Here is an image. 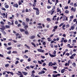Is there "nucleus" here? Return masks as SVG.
I'll list each match as a JSON object with an SVG mask.
<instances>
[{"instance_id":"obj_1","label":"nucleus","mask_w":77,"mask_h":77,"mask_svg":"<svg viewBox=\"0 0 77 77\" xmlns=\"http://www.w3.org/2000/svg\"><path fill=\"white\" fill-rule=\"evenodd\" d=\"M22 25L23 26H24L23 27L24 28L25 30H26V31H24V33L25 35H29V32H28V30L27 29L29 27V26L28 25H26V23H25L24 22H22Z\"/></svg>"},{"instance_id":"obj_2","label":"nucleus","mask_w":77,"mask_h":77,"mask_svg":"<svg viewBox=\"0 0 77 77\" xmlns=\"http://www.w3.org/2000/svg\"><path fill=\"white\" fill-rule=\"evenodd\" d=\"M33 9L34 10H36V15H39V9L36 8H33Z\"/></svg>"},{"instance_id":"obj_3","label":"nucleus","mask_w":77,"mask_h":77,"mask_svg":"<svg viewBox=\"0 0 77 77\" xmlns=\"http://www.w3.org/2000/svg\"><path fill=\"white\" fill-rule=\"evenodd\" d=\"M11 23L10 22H9L8 23V24L9 25V26H11V25H12L14 26V20H11Z\"/></svg>"},{"instance_id":"obj_4","label":"nucleus","mask_w":77,"mask_h":77,"mask_svg":"<svg viewBox=\"0 0 77 77\" xmlns=\"http://www.w3.org/2000/svg\"><path fill=\"white\" fill-rule=\"evenodd\" d=\"M54 12H55V10H51V11H49L48 12L51 15H52L54 14Z\"/></svg>"},{"instance_id":"obj_5","label":"nucleus","mask_w":77,"mask_h":77,"mask_svg":"<svg viewBox=\"0 0 77 77\" xmlns=\"http://www.w3.org/2000/svg\"><path fill=\"white\" fill-rule=\"evenodd\" d=\"M58 26H55L54 27V29L52 30V32H56V29H57Z\"/></svg>"},{"instance_id":"obj_6","label":"nucleus","mask_w":77,"mask_h":77,"mask_svg":"<svg viewBox=\"0 0 77 77\" xmlns=\"http://www.w3.org/2000/svg\"><path fill=\"white\" fill-rule=\"evenodd\" d=\"M60 74H53L52 75V77H57V76H60Z\"/></svg>"},{"instance_id":"obj_7","label":"nucleus","mask_w":77,"mask_h":77,"mask_svg":"<svg viewBox=\"0 0 77 77\" xmlns=\"http://www.w3.org/2000/svg\"><path fill=\"white\" fill-rule=\"evenodd\" d=\"M76 55V54H72L71 57H70V59H74V57Z\"/></svg>"},{"instance_id":"obj_8","label":"nucleus","mask_w":77,"mask_h":77,"mask_svg":"<svg viewBox=\"0 0 77 77\" xmlns=\"http://www.w3.org/2000/svg\"><path fill=\"white\" fill-rule=\"evenodd\" d=\"M37 51L39 52H42V53H44V51L41 49H37Z\"/></svg>"},{"instance_id":"obj_9","label":"nucleus","mask_w":77,"mask_h":77,"mask_svg":"<svg viewBox=\"0 0 77 77\" xmlns=\"http://www.w3.org/2000/svg\"><path fill=\"white\" fill-rule=\"evenodd\" d=\"M75 26H76L75 24H74L73 26H72L71 27V30H74V27H75Z\"/></svg>"},{"instance_id":"obj_10","label":"nucleus","mask_w":77,"mask_h":77,"mask_svg":"<svg viewBox=\"0 0 77 77\" xmlns=\"http://www.w3.org/2000/svg\"><path fill=\"white\" fill-rule=\"evenodd\" d=\"M49 55L50 57H56V54L55 55H52L50 54V53H49Z\"/></svg>"},{"instance_id":"obj_11","label":"nucleus","mask_w":77,"mask_h":77,"mask_svg":"<svg viewBox=\"0 0 77 77\" xmlns=\"http://www.w3.org/2000/svg\"><path fill=\"white\" fill-rule=\"evenodd\" d=\"M13 7H14V8L15 7L16 8H18V5L17 4H14L13 5Z\"/></svg>"},{"instance_id":"obj_12","label":"nucleus","mask_w":77,"mask_h":77,"mask_svg":"<svg viewBox=\"0 0 77 77\" xmlns=\"http://www.w3.org/2000/svg\"><path fill=\"white\" fill-rule=\"evenodd\" d=\"M35 38V36L33 35V36H31V37H29V39H33Z\"/></svg>"},{"instance_id":"obj_13","label":"nucleus","mask_w":77,"mask_h":77,"mask_svg":"<svg viewBox=\"0 0 77 77\" xmlns=\"http://www.w3.org/2000/svg\"><path fill=\"white\" fill-rule=\"evenodd\" d=\"M22 72L25 75H27V74H28V73L26 72Z\"/></svg>"},{"instance_id":"obj_14","label":"nucleus","mask_w":77,"mask_h":77,"mask_svg":"<svg viewBox=\"0 0 77 77\" xmlns=\"http://www.w3.org/2000/svg\"><path fill=\"white\" fill-rule=\"evenodd\" d=\"M20 30L21 32H25V30L23 29H20Z\"/></svg>"},{"instance_id":"obj_15","label":"nucleus","mask_w":77,"mask_h":77,"mask_svg":"<svg viewBox=\"0 0 77 77\" xmlns=\"http://www.w3.org/2000/svg\"><path fill=\"white\" fill-rule=\"evenodd\" d=\"M52 64H53L52 62H50L49 63L48 66H52Z\"/></svg>"},{"instance_id":"obj_16","label":"nucleus","mask_w":77,"mask_h":77,"mask_svg":"<svg viewBox=\"0 0 77 77\" xmlns=\"http://www.w3.org/2000/svg\"><path fill=\"white\" fill-rule=\"evenodd\" d=\"M18 72L19 73H20V74L18 73H17L16 74H17L18 75H21V74H22V73H21V72H20V71H18Z\"/></svg>"},{"instance_id":"obj_17","label":"nucleus","mask_w":77,"mask_h":77,"mask_svg":"<svg viewBox=\"0 0 77 77\" xmlns=\"http://www.w3.org/2000/svg\"><path fill=\"white\" fill-rule=\"evenodd\" d=\"M72 65L73 67H76V64H75V63H73L72 64Z\"/></svg>"},{"instance_id":"obj_18","label":"nucleus","mask_w":77,"mask_h":77,"mask_svg":"<svg viewBox=\"0 0 77 77\" xmlns=\"http://www.w3.org/2000/svg\"><path fill=\"white\" fill-rule=\"evenodd\" d=\"M73 22H76V23L75 24H76V25H77V19H75L73 20Z\"/></svg>"},{"instance_id":"obj_19","label":"nucleus","mask_w":77,"mask_h":77,"mask_svg":"<svg viewBox=\"0 0 77 77\" xmlns=\"http://www.w3.org/2000/svg\"><path fill=\"white\" fill-rule=\"evenodd\" d=\"M65 69H63L61 70V72L62 73H64L65 72Z\"/></svg>"},{"instance_id":"obj_20","label":"nucleus","mask_w":77,"mask_h":77,"mask_svg":"<svg viewBox=\"0 0 77 77\" xmlns=\"http://www.w3.org/2000/svg\"><path fill=\"white\" fill-rule=\"evenodd\" d=\"M51 38H47V39H48V41L50 42V41H52V40Z\"/></svg>"},{"instance_id":"obj_21","label":"nucleus","mask_w":77,"mask_h":77,"mask_svg":"<svg viewBox=\"0 0 77 77\" xmlns=\"http://www.w3.org/2000/svg\"><path fill=\"white\" fill-rule=\"evenodd\" d=\"M11 49H12L11 47H8L7 48V50H11Z\"/></svg>"},{"instance_id":"obj_22","label":"nucleus","mask_w":77,"mask_h":77,"mask_svg":"<svg viewBox=\"0 0 77 77\" xmlns=\"http://www.w3.org/2000/svg\"><path fill=\"white\" fill-rule=\"evenodd\" d=\"M5 27L7 29H9V28H10V26L6 25L5 26Z\"/></svg>"},{"instance_id":"obj_23","label":"nucleus","mask_w":77,"mask_h":77,"mask_svg":"<svg viewBox=\"0 0 77 77\" xmlns=\"http://www.w3.org/2000/svg\"><path fill=\"white\" fill-rule=\"evenodd\" d=\"M65 24H64V25H63L62 27V28H63V30H65Z\"/></svg>"},{"instance_id":"obj_24","label":"nucleus","mask_w":77,"mask_h":77,"mask_svg":"<svg viewBox=\"0 0 77 77\" xmlns=\"http://www.w3.org/2000/svg\"><path fill=\"white\" fill-rule=\"evenodd\" d=\"M73 11L74 12H75V9H74V8L72 7V8L71 9V11H73Z\"/></svg>"},{"instance_id":"obj_25","label":"nucleus","mask_w":77,"mask_h":77,"mask_svg":"<svg viewBox=\"0 0 77 77\" xmlns=\"http://www.w3.org/2000/svg\"><path fill=\"white\" fill-rule=\"evenodd\" d=\"M57 12H60V9H59V8H57Z\"/></svg>"},{"instance_id":"obj_26","label":"nucleus","mask_w":77,"mask_h":77,"mask_svg":"<svg viewBox=\"0 0 77 77\" xmlns=\"http://www.w3.org/2000/svg\"><path fill=\"white\" fill-rule=\"evenodd\" d=\"M31 44H32V45H33L34 47H36V45H35L34 43L32 42Z\"/></svg>"},{"instance_id":"obj_27","label":"nucleus","mask_w":77,"mask_h":77,"mask_svg":"<svg viewBox=\"0 0 77 77\" xmlns=\"http://www.w3.org/2000/svg\"><path fill=\"white\" fill-rule=\"evenodd\" d=\"M31 44H32V45H33L34 47H36V45H35L34 43L32 42Z\"/></svg>"},{"instance_id":"obj_28","label":"nucleus","mask_w":77,"mask_h":77,"mask_svg":"<svg viewBox=\"0 0 77 77\" xmlns=\"http://www.w3.org/2000/svg\"><path fill=\"white\" fill-rule=\"evenodd\" d=\"M37 28L38 29H42V26H38Z\"/></svg>"},{"instance_id":"obj_29","label":"nucleus","mask_w":77,"mask_h":77,"mask_svg":"<svg viewBox=\"0 0 77 77\" xmlns=\"http://www.w3.org/2000/svg\"><path fill=\"white\" fill-rule=\"evenodd\" d=\"M32 6H33V8H35V7L36 6V3L34 2L33 5H32Z\"/></svg>"},{"instance_id":"obj_30","label":"nucleus","mask_w":77,"mask_h":77,"mask_svg":"<svg viewBox=\"0 0 77 77\" xmlns=\"http://www.w3.org/2000/svg\"><path fill=\"white\" fill-rule=\"evenodd\" d=\"M46 20L47 21H49V22H50V21H51V20L50 18H47Z\"/></svg>"},{"instance_id":"obj_31","label":"nucleus","mask_w":77,"mask_h":77,"mask_svg":"<svg viewBox=\"0 0 77 77\" xmlns=\"http://www.w3.org/2000/svg\"><path fill=\"white\" fill-rule=\"evenodd\" d=\"M28 5L30 6V7H31V6H32V5L31 3H29L28 4Z\"/></svg>"},{"instance_id":"obj_32","label":"nucleus","mask_w":77,"mask_h":77,"mask_svg":"<svg viewBox=\"0 0 77 77\" xmlns=\"http://www.w3.org/2000/svg\"><path fill=\"white\" fill-rule=\"evenodd\" d=\"M12 53H13L14 54H17V51H13L12 52Z\"/></svg>"},{"instance_id":"obj_33","label":"nucleus","mask_w":77,"mask_h":77,"mask_svg":"<svg viewBox=\"0 0 77 77\" xmlns=\"http://www.w3.org/2000/svg\"><path fill=\"white\" fill-rule=\"evenodd\" d=\"M18 3L19 4V5L20 6V5H22V3H21V2H20V1H19L18 2Z\"/></svg>"},{"instance_id":"obj_34","label":"nucleus","mask_w":77,"mask_h":77,"mask_svg":"<svg viewBox=\"0 0 77 77\" xmlns=\"http://www.w3.org/2000/svg\"><path fill=\"white\" fill-rule=\"evenodd\" d=\"M56 8V6H54L53 7V8L52 9V10L55 11V8Z\"/></svg>"},{"instance_id":"obj_35","label":"nucleus","mask_w":77,"mask_h":77,"mask_svg":"<svg viewBox=\"0 0 77 77\" xmlns=\"http://www.w3.org/2000/svg\"><path fill=\"white\" fill-rule=\"evenodd\" d=\"M57 63L56 62L54 63H52V65H54V66H56V65Z\"/></svg>"},{"instance_id":"obj_36","label":"nucleus","mask_w":77,"mask_h":77,"mask_svg":"<svg viewBox=\"0 0 77 77\" xmlns=\"http://www.w3.org/2000/svg\"><path fill=\"white\" fill-rule=\"evenodd\" d=\"M26 22H29V21H30V20H29V19L28 18H26Z\"/></svg>"},{"instance_id":"obj_37","label":"nucleus","mask_w":77,"mask_h":77,"mask_svg":"<svg viewBox=\"0 0 77 77\" xmlns=\"http://www.w3.org/2000/svg\"><path fill=\"white\" fill-rule=\"evenodd\" d=\"M64 24V23H62L60 25H59V27H61L62 26H63Z\"/></svg>"},{"instance_id":"obj_38","label":"nucleus","mask_w":77,"mask_h":77,"mask_svg":"<svg viewBox=\"0 0 77 77\" xmlns=\"http://www.w3.org/2000/svg\"><path fill=\"white\" fill-rule=\"evenodd\" d=\"M53 69L54 70H56V69H57V66H54L53 67Z\"/></svg>"},{"instance_id":"obj_39","label":"nucleus","mask_w":77,"mask_h":77,"mask_svg":"<svg viewBox=\"0 0 77 77\" xmlns=\"http://www.w3.org/2000/svg\"><path fill=\"white\" fill-rule=\"evenodd\" d=\"M18 63H19V61H18V60L16 61L15 62V65H17V64H18Z\"/></svg>"},{"instance_id":"obj_40","label":"nucleus","mask_w":77,"mask_h":77,"mask_svg":"<svg viewBox=\"0 0 77 77\" xmlns=\"http://www.w3.org/2000/svg\"><path fill=\"white\" fill-rule=\"evenodd\" d=\"M5 8L6 9H8V8H9V5H6L5 6Z\"/></svg>"},{"instance_id":"obj_41","label":"nucleus","mask_w":77,"mask_h":77,"mask_svg":"<svg viewBox=\"0 0 77 77\" xmlns=\"http://www.w3.org/2000/svg\"><path fill=\"white\" fill-rule=\"evenodd\" d=\"M35 66H30V68H32V69H33V68H34V67H35Z\"/></svg>"},{"instance_id":"obj_42","label":"nucleus","mask_w":77,"mask_h":77,"mask_svg":"<svg viewBox=\"0 0 77 77\" xmlns=\"http://www.w3.org/2000/svg\"><path fill=\"white\" fill-rule=\"evenodd\" d=\"M2 10H3V11H6V9H5V8H3V7H2L1 8Z\"/></svg>"},{"instance_id":"obj_43","label":"nucleus","mask_w":77,"mask_h":77,"mask_svg":"<svg viewBox=\"0 0 77 77\" xmlns=\"http://www.w3.org/2000/svg\"><path fill=\"white\" fill-rule=\"evenodd\" d=\"M48 3L50 4V5H52V2H50V0H48Z\"/></svg>"},{"instance_id":"obj_44","label":"nucleus","mask_w":77,"mask_h":77,"mask_svg":"<svg viewBox=\"0 0 77 77\" xmlns=\"http://www.w3.org/2000/svg\"><path fill=\"white\" fill-rule=\"evenodd\" d=\"M2 33L3 34H4V35H6V33L5 32V31H4V30H2Z\"/></svg>"},{"instance_id":"obj_45","label":"nucleus","mask_w":77,"mask_h":77,"mask_svg":"<svg viewBox=\"0 0 77 77\" xmlns=\"http://www.w3.org/2000/svg\"><path fill=\"white\" fill-rule=\"evenodd\" d=\"M69 18L70 19H72V18H74V16H71L69 17Z\"/></svg>"},{"instance_id":"obj_46","label":"nucleus","mask_w":77,"mask_h":77,"mask_svg":"<svg viewBox=\"0 0 77 77\" xmlns=\"http://www.w3.org/2000/svg\"><path fill=\"white\" fill-rule=\"evenodd\" d=\"M9 65L8 64H7L5 65V67H6V68H7V67H8V66H9Z\"/></svg>"},{"instance_id":"obj_47","label":"nucleus","mask_w":77,"mask_h":77,"mask_svg":"<svg viewBox=\"0 0 77 77\" xmlns=\"http://www.w3.org/2000/svg\"><path fill=\"white\" fill-rule=\"evenodd\" d=\"M73 43H76V40H73L72 41Z\"/></svg>"},{"instance_id":"obj_48","label":"nucleus","mask_w":77,"mask_h":77,"mask_svg":"<svg viewBox=\"0 0 77 77\" xmlns=\"http://www.w3.org/2000/svg\"><path fill=\"white\" fill-rule=\"evenodd\" d=\"M46 42H43L42 44L43 45H46Z\"/></svg>"},{"instance_id":"obj_49","label":"nucleus","mask_w":77,"mask_h":77,"mask_svg":"<svg viewBox=\"0 0 77 77\" xmlns=\"http://www.w3.org/2000/svg\"><path fill=\"white\" fill-rule=\"evenodd\" d=\"M7 53L8 54H10L11 53V51H9V52H7Z\"/></svg>"},{"instance_id":"obj_50","label":"nucleus","mask_w":77,"mask_h":77,"mask_svg":"<svg viewBox=\"0 0 77 77\" xmlns=\"http://www.w3.org/2000/svg\"><path fill=\"white\" fill-rule=\"evenodd\" d=\"M69 54H70L71 55H72V51L71 50Z\"/></svg>"},{"instance_id":"obj_51","label":"nucleus","mask_w":77,"mask_h":77,"mask_svg":"<svg viewBox=\"0 0 77 77\" xmlns=\"http://www.w3.org/2000/svg\"><path fill=\"white\" fill-rule=\"evenodd\" d=\"M53 54H54V55L55 54H56V51H54L53 53Z\"/></svg>"},{"instance_id":"obj_52","label":"nucleus","mask_w":77,"mask_h":77,"mask_svg":"<svg viewBox=\"0 0 77 77\" xmlns=\"http://www.w3.org/2000/svg\"><path fill=\"white\" fill-rule=\"evenodd\" d=\"M68 41L66 39H65L64 40L63 42H65V43H66V42H67Z\"/></svg>"},{"instance_id":"obj_53","label":"nucleus","mask_w":77,"mask_h":77,"mask_svg":"<svg viewBox=\"0 0 77 77\" xmlns=\"http://www.w3.org/2000/svg\"><path fill=\"white\" fill-rule=\"evenodd\" d=\"M42 74H44L45 73V71L44 70H42L41 71Z\"/></svg>"},{"instance_id":"obj_54","label":"nucleus","mask_w":77,"mask_h":77,"mask_svg":"<svg viewBox=\"0 0 77 77\" xmlns=\"http://www.w3.org/2000/svg\"><path fill=\"white\" fill-rule=\"evenodd\" d=\"M23 56L25 58H28V56L26 55H24Z\"/></svg>"},{"instance_id":"obj_55","label":"nucleus","mask_w":77,"mask_h":77,"mask_svg":"<svg viewBox=\"0 0 77 77\" xmlns=\"http://www.w3.org/2000/svg\"><path fill=\"white\" fill-rule=\"evenodd\" d=\"M51 7L50 6H47V8L48 9H50V8H51Z\"/></svg>"},{"instance_id":"obj_56","label":"nucleus","mask_w":77,"mask_h":77,"mask_svg":"<svg viewBox=\"0 0 77 77\" xmlns=\"http://www.w3.org/2000/svg\"><path fill=\"white\" fill-rule=\"evenodd\" d=\"M17 26L18 27H21V24L20 23L18 24Z\"/></svg>"},{"instance_id":"obj_57","label":"nucleus","mask_w":77,"mask_h":77,"mask_svg":"<svg viewBox=\"0 0 77 77\" xmlns=\"http://www.w3.org/2000/svg\"><path fill=\"white\" fill-rule=\"evenodd\" d=\"M69 27V24H67L66 26V28Z\"/></svg>"},{"instance_id":"obj_58","label":"nucleus","mask_w":77,"mask_h":77,"mask_svg":"<svg viewBox=\"0 0 77 77\" xmlns=\"http://www.w3.org/2000/svg\"><path fill=\"white\" fill-rule=\"evenodd\" d=\"M73 6H74V7H76L77 6V4H76V3H75L74 4Z\"/></svg>"},{"instance_id":"obj_59","label":"nucleus","mask_w":77,"mask_h":77,"mask_svg":"<svg viewBox=\"0 0 77 77\" xmlns=\"http://www.w3.org/2000/svg\"><path fill=\"white\" fill-rule=\"evenodd\" d=\"M38 62L39 64H41L42 63V62L39 60H38Z\"/></svg>"},{"instance_id":"obj_60","label":"nucleus","mask_w":77,"mask_h":77,"mask_svg":"<svg viewBox=\"0 0 77 77\" xmlns=\"http://www.w3.org/2000/svg\"><path fill=\"white\" fill-rule=\"evenodd\" d=\"M0 23L1 24H3V25L5 24V23H4V22H3V21H1L0 22Z\"/></svg>"},{"instance_id":"obj_61","label":"nucleus","mask_w":77,"mask_h":77,"mask_svg":"<svg viewBox=\"0 0 77 77\" xmlns=\"http://www.w3.org/2000/svg\"><path fill=\"white\" fill-rule=\"evenodd\" d=\"M65 9H68V6L65 7L64 8Z\"/></svg>"},{"instance_id":"obj_62","label":"nucleus","mask_w":77,"mask_h":77,"mask_svg":"<svg viewBox=\"0 0 77 77\" xmlns=\"http://www.w3.org/2000/svg\"><path fill=\"white\" fill-rule=\"evenodd\" d=\"M15 24H16V25H17V24H18V22L17 21H15Z\"/></svg>"},{"instance_id":"obj_63","label":"nucleus","mask_w":77,"mask_h":77,"mask_svg":"<svg viewBox=\"0 0 77 77\" xmlns=\"http://www.w3.org/2000/svg\"><path fill=\"white\" fill-rule=\"evenodd\" d=\"M2 16H5V13H2L1 14Z\"/></svg>"},{"instance_id":"obj_64","label":"nucleus","mask_w":77,"mask_h":77,"mask_svg":"<svg viewBox=\"0 0 77 77\" xmlns=\"http://www.w3.org/2000/svg\"><path fill=\"white\" fill-rule=\"evenodd\" d=\"M65 55H66V56H69V53H66L65 54Z\"/></svg>"}]
</instances>
